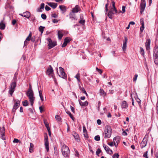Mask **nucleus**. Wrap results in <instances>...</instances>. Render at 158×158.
Segmentation results:
<instances>
[{
	"mask_svg": "<svg viewBox=\"0 0 158 158\" xmlns=\"http://www.w3.org/2000/svg\"><path fill=\"white\" fill-rule=\"evenodd\" d=\"M26 94L29 98L31 105L33 106L35 98L34 96L33 91L31 85H29V88L26 93Z\"/></svg>",
	"mask_w": 158,
	"mask_h": 158,
	"instance_id": "1",
	"label": "nucleus"
},
{
	"mask_svg": "<svg viewBox=\"0 0 158 158\" xmlns=\"http://www.w3.org/2000/svg\"><path fill=\"white\" fill-rule=\"evenodd\" d=\"M104 132L105 138H108L110 137L112 134V129L110 126L106 125L105 127Z\"/></svg>",
	"mask_w": 158,
	"mask_h": 158,
	"instance_id": "2",
	"label": "nucleus"
},
{
	"mask_svg": "<svg viewBox=\"0 0 158 158\" xmlns=\"http://www.w3.org/2000/svg\"><path fill=\"white\" fill-rule=\"evenodd\" d=\"M62 152L63 155L66 157L69 156L70 150L69 148L65 145H63L62 147Z\"/></svg>",
	"mask_w": 158,
	"mask_h": 158,
	"instance_id": "3",
	"label": "nucleus"
},
{
	"mask_svg": "<svg viewBox=\"0 0 158 158\" xmlns=\"http://www.w3.org/2000/svg\"><path fill=\"white\" fill-rule=\"evenodd\" d=\"M16 86V81L12 82L10 85L9 92L11 96H12L15 90V88Z\"/></svg>",
	"mask_w": 158,
	"mask_h": 158,
	"instance_id": "4",
	"label": "nucleus"
},
{
	"mask_svg": "<svg viewBox=\"0 0 158 158\" xmlns=\"http://www.w3.org/2000/svg\"><path fill=\"white\" fill-rule=\"evenodd\" d=\"M46 74L48 75L49 77L51 76V77L54 78L55 81V79L54 77V76L52 75L53 73V70L51 65H49L45 72Z\"/></svg>",
	"mask_w": 158,
	"mask_h": 158,
	"instance_id": "5",
	"label": "nucleus"
},
{
	"mask_svg": "<svg viewBox=\"0 0 158 158\" xmlns=\"http://www.w3.org/2000/svg\"><path fill=\"white\" fill-rule=\"evenodd\" d=\"M47 40L48 42V48L49 49H50L57 45V43L56 42H53L51 39L50 38H48Z\"/></svg>",
	"mask_w": 158,
	"mask_h": 158,
	"instance_id": "6",
	"label": "nucleus"
},
{
	"mask_svg": "<svg viewBox=\"0 0 158 158\" xmlns=\"http://www.w3.org/2000/svg\"><path fill=\"white\" fill-rule=\"evenodd\" d=\"M20 101L18 100H15V103L13 106L12 111L13 112L14 114L17 109L19 107L20 105Z\"/></svg>",
	"mask_w": 158,
	"mask_h": 158,
	"instance_id": "7",
	"label": "nucleus"
},
{
	"mask_svg": "<svg viewBox=\"0 0 158 158\" xmlns=\"http://www.w3.org/2000/svg\"><path fill=\"white\" fill-rule=\"evenodd\" d=\"M59 69L60 72V75H59V76L60 77L64 79H65L66 78L67 75L64 72V69L61 67H60Z\"/></svg>",
	"mask_w": 158,
	"mask_h": 158,
	"instance_id": "8",
	"label": "nucleus"
},
{
	"mask_svg": "<svg viewBox=\"0 0 158 158\" xmlns=\"http://www.w3.org/2000/svg\"><path fill=\"white\" fill-rule=\"evenodd\" d=\"M146 6V1L145 0H141L140 3V12L141 14L144 11Z\"/></svg>",
	"mask_w": 158,
	"mask_h": 158,
	"instance_id": "9",
	"label": "nucleus"
},
{
	"mask_svg": "<svg viewBox=\"0 0 158 158\" xmlns=\"http://www.w3.org/2000/svg\"><path fill=\"white\" fill-rule=\"evenodd\" d=\"M44 145L45 147V148L47 152H48L49 151V142L48 137L47 135L44 136Z\"/></svg>",
	"mask_w": 158,
	"mask_h": 158,
	"instance_id": "10",
	"label": "nucleus"
},
{
	"mask_svg": "<svg viewBox=\"0 0 158 158\" xmlns=\"http://www.w3.org/2000/svg\"><path fill=\"white\" fill-rule=\"evenodd\" d=\"M148 140L147 138L145 136L143 139L142 141L140 143V146L142 148L145 147L147 143Z\"/></svg>",
	"mask_w": 158,
	"mask_h": 158,
	"instance_id": "11",
	"label": "nucleus"
},
{
	"mask_svg": "<svg viewBox=\"0 0 158 158\" xmlns=\"http://www.w3.org/2000/svg\"><path fill=\"white\" fill-rule=\"evenodd\" d=\"M113 8H114L112 7L110 10L108 12L107 16L109 18L111 19H112L113 18V15H114L115 13V12L114 13V9Z\"/></svg>",
	"mask_w": 158,
	"mask_h": 158,
	"instance_id": "12",
	"label": "nucleus"
},
{
	"mask_svg": "<svg viewBox=\"0 0 158 158\" xmlns=\"http://www.w3.org/2000/svg\"><path fill=\"white\" fill-rule=\"evenodd\" d=\"M151 43V40L150 39H148L146 40V42L145 43V47L147 50H149L150 49V45Z\"/></svg>",
	"mask_w": 158,
	"mask_h": 158,
	"instance_id": "13",
	"label": "nucleus"
},
{
	"mask_svg": "<svg viewBox=\"0 0 158 158\" xmlns=\"http://www.w3.org/2000/svg\"><path fill=\"white\" fill-rule=\"evenodd\" d=\"M103 146L105 150L108 153L112 154L113 153L112 151L105 144H103Z\"/></svg>",
	"mask_w": 158,
	"mask_h": 158,
	"instance_id": "14",
	"label": "nucleus"
},
{
	"mask_svg": "<svg viewBox=\"0 0 158 158\" xmlns=\"http://www.w3.org/2000/svg\"><path fill=\"white\" fill-rule=\"evenodd\" d=\"M125 40L123 41V51H125L126 50L127 48V39L126 37H125Z\"/></svg>",
	"mask_w": 158,
	"mask_h": 158,
	"instance_id": "15",
	"label": "nucleus"
},
{
	"mask_svg": "<svg viewBox=\"0 0 158 158\" xmlns=\"http://www.w3.org/2000/svg\"><path fill=\"white\" fill-rule=\"evenodd\" d=\"M158 56V47L155 46L154 48L153 56Z\"/></svg>",
	"mask_w": 158,
	"mask_h": 158,
	"instance_id": "16",
	"label": "nucleus"
},
{
	"mask_svg": "<svg viewBox=\"0 0 158 158\" xmlns=\"http://www.w3.org/2000/svg\"><path fill=\"white\" fill-rule=\"evenodd\" d=\"M81 10V9L78 5H76L75 7L73 8L72 11L73 13H77Z\"/></svg>",
	"mask_w": 158,
	"mask_h": 158,
	"instance_id": "17",
	"label": "nucleus"
},
{
	"mask_svg": "<svg viewBox=\"0 0 158 158\" xmlns=\"http://www.w3.org/2000/svg\"><path fill=\"white\" fill-rule=\"evenodd\" d=\"M47 4L53 9H55L57 6V4L54 2H47Z\"/></svg>",
	"mask_w": 158,
	"mask_h": 158,
	"instance_id": "18",
	"label": "nucleus"
},
{
	"mask_svg": "<svg viewBox=\"0 0 158 158\" xmlns=\"http://www.w3.org/2000/svg\"><path fill=\"white\" fill-rule=\"evenodd\" d=\"M128 107V104L125 101H123L121 104V107L122 109H127Z\"/></svg>",
	"mask_w": 158,
	"mask_h": 158,
	"instance_id": "19",
	"label": "nucleus"
},
{
	"mask_svg": "<svg viewBox=\"0 0 158 158\" xmlns=\"http://www.w3.org/2000/svg\"><path fill=\"white\" fill-rule=\"evenodd\" d=\"M79 104L81 106H86L88 105V102L87 101H86L84 102H82L80 100H78Z\"/></svg>",
	"mask_w": 158,
	"mask_h": 158,
	"instance_id": "20",
	"label": "nucleus"
},
{
	"mask_svg": "<svg viewBox=\"0 0 158 158\" xmlns=\"http://www.w3.org/2000/svg\"><path fill=\"white\" fill-rule=\"evenodd\" d=\"M140 21L142 25L141 27H140V30L141 32H142L144 28V22L143 19H140Z\"/></svg>",
	"mask_w": 158,
	"mask_h": 158,
	"instance_id": "21",
	"label": "nucleus"
},
{
	"mask_svg": "<svg viewBox=\"0 0 158 158\" xmlns=\"http://www.w3.org/2000/svg\"><path fill=\"white\" fill-rule=\"evenodd\" d=\"M23 17H25L27 18H29L31 16L30 13L27 11L23 13Z\"/></svg>",
	"mask_w": 158,
	"mask_h": 158,
	"instance_id": "22",
	"label": "nucleus"
},
{
	"mask_svg": "<svg viewBox=\"0 0 158 158\" xmlns=\"http://www.w3.org/2000/svg\"><path fill=\"white\" fill-rule=\"evenodd\" d=\"M59 8L60 10L63 11V13H64L66 11V9L65 6L64 5H60L59 6Z\"/></svg>",
	"mask_w": 158,
	"mask_h": 158,
	"instance_id": "23",
	"label": "nucleus"
},
{
	"mask_svg": "<svg viewBox=\"0 0 158 158\" xmlns=\"http://www.w3.org/2000/svg\"><path fill=\"white\" fill-rule=\"evenodd\" d=\"M111 2L112 3V7L114 8V11L115 12V13H118L117 12V10L116 8L115 7V2L113 0H111Z\"/></svg>",
	"mask_w": 158,
	"mask_h": 158,
	"instance_id": "24",
	"label": "nucleus"
},
{
	"mask_svg": "<svg viewBox=\"0 0 158 158\" xmlns=\"http://www.w3.org/2000/svg\"><path fill=\"white\" fill-rule=\"evenodd\" d=\"M100 93L101 95L103 96V97L106 96V93L103 89H100Z\"/></svg>",
	"mask_w": 158,
	"mask_h": 158,
	"instance_id": "25",
	"label": "nucleus"
},
{
	"mask_svg": "<svg viewBox=\"0 0 158 158\" xmlns=\"http://www.w3.org/2000/svg\"><path fill=\"white\" fill-rule=\"evenodd\" d=\"M154 62L155 64L158 65V56H153Z\"/></svg>",
	"mask_w": 158,
	"mask_h": 158,
	"instance_id": "26",
	"label": "nucleus"
},
{
	"mask_svg": "<svg viewBox=\"0 0 158 158\" xmlns=\"http://www.w3.org/2000/svg\"><path fill=\"white\" fill-rule=\"evenodd\" d=\"M34 146V144L32 143H30V146L29 148V152L30 153H32L33 152V147Z\"/></svg>",
	"mask_w": 158,
	"mask_h": 158,
	"instance_id": "27",
	"label": "nucleus"
},
{
	"mask_svg": "<svg viewBox=\"0 0 158 158\" xmlns=\"http://www.w3.org/2000/svg\"><path fill=\"white\" fill-rule=\"evenodd\" d=\"M58 35L59 39L60 40L62 39L63 35L62 33H61L60 31H59L58 32Z\"/></svg>",
	"mask_w": 158,
	"mask_h": 158,
	"instance_id": "28",
	"label": "nucleus"
},
{
	"mask_svg": "<svg viewBox=\"0 0 158 158\" xmlns=\"http://www.w3.org/2000/svg\"><path fill=\"white\" fill-rule=\"evenodd\" d=\"M120 139V138L119 136H117L114 137L113 139L114 141H115V142L116 143H118L119 142Z\"/></svg>",
	"mask_w": 158,
	"mask_h": 158,
	"instance_id": "29",
	"label": "nucleus"
},
{
	"mask_svg": "<svg viewBox=\"0 0 158 158\" xmlns=\"http://www.w3.org/2000/svg\"><path fill=\"white\" fill-rule=\"evenodd\" d=\"M83 17H81V16H80V19L81 20L79 21V23L82 25H84L85 22V20L83 19Z\"/></svg>",
	"mask_w": 158,
	"mask_h": 158,
	"instance_id": "30",
	"label": "nucleus"
},
{
	"mask_svg": "<svg viewBox=\"0 0 158 158\" xmlns=\"http://www.w3.org/2000/svg\"><path fill=\"white\" fill-rule=\"evenodd\" d=\"M72 39L69 37H66L64 40L66 43L68 44L71 40Z\"/></svg>",
	"mask_w": 158,
	"mask_h": 158,
	"instance_id": "31",
	"label": "nucleus"
},
{
	"mask_svg": "<svg viewBox=\"0 0 158 158\" xmlns=\"http://www.w3.org/2000/svg\"><path fill=\"white\" fill-rule=\"evenodd\" d=\"M5 128L4 127H3L2 129V138L3 140L5 139V137L4 135V133H5Z\"/></svg>",
	"mask_w": 158,
	"mask_h": 158,
	"instance_id": "32",
	"label": "nucleus"
},
{
	"mask_svg": "<svg viewBox=\"0 0 158 158\" xmlns=\"http://www.w3.org/2000/svg\"><path fill=\"white\" fill-rule=\"evenodd\" d=\"M45 27H43L42 26H40L39 27V31L40 32L41 34H42L43 32L44 29L45 28Z\"/></svg>",
	"mask_w": 158,
	"mask_h": 158,
	"instance_id": "33",
	"label": "nucleus"
},
{
	"mask_svg": "<svg viewBox=\"0 0 158 158\" xmlns=\"http://www.w3.org/2000/svg\"><path fill=\"white\" fill-rule=\"evenodd\" d=\"M140 53L143 56V57L144 56V51L143 49L141 47H140Z\"/></svg>",
	"mask_w": 158,
	"mask_h": 158,
	"instance_id": "34",
	"label": "nucleus"
},
{
	"mask_svg": "<svg viewBox=\"0 0 158 158\" xmlns=\"http://www.w3.org/2000/svg\"><path fill=\"white\" fill-rule=\"evenodd\" d=\"M73 136L75 139H78L79 138V136L77 133L75 132L73 134Z\"/></svg>",
	"mask_w": 158,
	"mask_h": 158,
	"instance_id": "35",
	"label": "nucleus"
},
{
	"mask_svg": "<svg viewBox=\"0 0 158 158\" xmlns=\"http://www.w3.org/2000/svg\"><path fill=\"white\" fill-rule=\"evenodd\" d=\"M39 96H40V97L41 100L42 101H44V98H43V95H42V91H41V90H40V91H39Z\"/></svg>",
	"mask_w": 158,
	"mask_h": 158,
	"instance_id": "36",
	"label": "nucleus"
},
{
	"mask_svg": "<svg viewBox=\"0 0 158 158\" xmlns=\"http://www.w3.org/2000/svg\"><path fill=\"white\" fill-rule=\"evenodd\" d=\"M66 113L69 115V116L72 119V120H73V121H74L75 118L73 117V116L72 114H71L70 112L69 111H67V112H66Z\"/></svg>",
	"mask_w": 158,
	"mask_h": 158,
	"instance_id": "37",
	"label": "nucleus"
},
{
	"mask_svg": "<svg viewBox=\"0 0 158 158\" xmlns=\"http://www.w3.org/2000/svg\"><path fill=\"white\" fill-rule=\"evenodd\" d=\"M0 26L1 27L0 29H1L3 30L5 28V25L4 23H1L0 24Z\"/></svg>",
	"mask_w": 158,
	"mask_h": 158,
	"instance_id": "38",
	"label": "nucleus"
},
{
	"mask_svg": "<svg viewBox=\"0 0 158 158\" xmlns=\"http://www.w3.org/2000/svg\"><path fill=\"white\" fill-rule=\"evenodd\" d=\"M23 105L24 106H27L28 105V102L27 100H25L23 102Z\"/></svg>",
	"mask_w": 158,
	"mask_h": 158,
	"instance_id": "39",
	"label": "nucleus"
},
{
	"mask_svg": "<svg viewBox=\"0 0 158 158\" xmlns=\"http://www.w3.org/2000/svg\"><path fill=\"white\" fill-rule=\"evenodd\" d=\"M119 156L118 153H115L113 156L112 157L113 158H118Z\"/></svg>",
	"mask_w": 158,
	"mask_h": 158,
	"instance_id": "40",
	"label": "nucleus"
},
{
	"mask_svg": "<svg viewBox=\"0 0 158 158\" xmlns=\"http://www.w3.org/2000/svg\"><path fill=\"white\" fill-rule=\"evenodd\" d=\"M55 118L58 121H60L61 120V118L60 116L58 115H56L55 116Z\"/></svg>",
	"mask_w": 158,
	"mask_h": 158,
	"instance_id": "41",
	"label": "nucleus"
},
{
	"mask_svg": "<svg viewBox=\"0 0 158 158\" xmlns=\"http://www.w3.org/2000/svg\"><path fill=\"white\" fill-rule=\"evenodd\" d=\"M80 74L79 73H77V75H76L75 77L76 78L78 81H80Z\"/></svg>",
	"mask_w": 158,
	"mask_h": 158,
	"instance_id": "42",
	"label": "nucleus"
},
{
	"mask_svg": "<svg viewBox=\"0 0 158 158\" xmlns=\"http://www.w3.org/2000/svg\"><path fill=\"white\" fill-rule=\"evenodd\" d=\"M94 139L97 141H99L100 140V137L99 135H97L95 136L94 137Z\"/></svg>",
	"mask_w": 158,
	"mask_h": 158,
	"instance_id": "43",
	"label": "nucleus"
},
{
	"mask_svg": "<svg viewBox=\"0 0 158 158\" xmlns=\"http://www.w3.org/2000/svg\"><path fill=\"white\" fill-rule=\"evenodd\" d=\"M101 152V150L99 148H98L97 149V151L96 152V154L98 156H99V154Z\"/></svg>",
	"mask_w": 158,
	"mask_h": 158,
	"instance_id": "44",
	"label": "nucleus"
},
{
	"mask_svg": "<svg viewBox=\"0 0 158 158\" xmlns=\"http://www.w3.org/2000/svg\"><path fill=\"white\" fill-rule=\"evenodd\" d=\"M83 134L86 133H87V131L86 129L85 126V125L83 126Z\"/></svg>",
	"mask_w": 158,
	"mask_h": 158,
	"instance_id": "45",
	"label": "nucleus"
},
{
	"mask_svg": "<svg viewBox=\"0 0 158 158\" xmlns=\"http://www.w3.org/2000/svg\"><path fill=\"white\" fill-rule=\"evenodd\" d=\"M96 70L100 74H101L102 73V71L101 69H99L98 67H96Z\"/></svg>",
	"mask_w": 158,
	"mask_h": 158,
	"instance_id": "46",
	"label": "nucleus"
},
{
	"mask_svg": "<svg viewBox=\"0 0 158 158\" xmlns=\"http://www.w3.org/2000/svg\"><path fill=\"white\" fill-rule=\"evenodd\" d=\"M41 17V18L44 19H45L47 18V16L46 15L44 14H42Z\"/></svg>",
	"mask_w": 158,
	"mask_h": 158,
	"instance_id": "47",
	"label": "nucleus"
},
{
	"mask_svg": "<svg viewBox=\"0 0 158 158\" xmlns=\"http://www.w3.org/2000/svg\"><path fill=\"white\" fill-rule=\"evenodd\" d=\"M13 142L15 143H20V141L18 139L15 138L14 139L13 141Z\"/></svg>",
	"mask_w": 158,
	"mask_h": 158,
	"instance_id": "48",
	"label": "nucleus"
},
{
	"mask_svg": "<svg viewBox=\"0 0 158 158\" xmlns=\"http://www.w3.org/2000/svg\"><path fill=\"white\" fill-rule=\"evenodd\" d=\"M138 75L137 74H135L133 79V81H135L137 80V77H138Z\"/></svg>",
	"mask_w": 158,
	"mask_h": 158,
	"instance_id": "49",
	"label": "nucleus"
},
{
	"mask_svg": "<svg viewBox=\"0 0 158 158\" xmlns=\"http://www.w3.org/2000/svg\"><path fill=\"white\" fill-rule=\"evenodd\" d=\"M35 36H33L31 38V40L32 42H35Z\"/></svg>",
	"mask_w": 158,
	"mask_h": 158,
	"instance_id": "50",
	"label": "nucleus"
},
{
	"mask_svg": "<svg viewBox=\"0 0 158 158\" xmlns=\"http://www.w3.org/2000/svg\"><path fill=\"white\" fill-rule=\"evenodd\" d=\"M125 8H126V7L124 6H123L122 7V13H125Z\"/></svg>",
	"mask_w": 158,
	"mask_h": 158,
	"instance_id": "51",
	"label": "nucleus"
},
{
	"mask_svg": "<svg viewBox=\"0 0 158 158\" xmlns=\"http://www.w3.org/2000/svg\"><path fill=\"white\" fill-rule=\"evenodd\" d=\"M79 88L80 90L82 92L85 90L83 87H81L80 85H79Z\"/></svg>",
	"mask_w": 158,
	"mask_h": 158,
	"instance_id": "52",
	"label": "nucleus"
},
{
	"mask_svg": "<svg viewBox=\"0 0 158 158\" xmlns=\"http://www.w3.org/2000/svg\"><path fill=\"white\" fill-rule=\"evenodd\" d=\"M45 9L47 11H49L51 10V8L47 5H46L45 7Z\"/></svg>",
	"mask_w": 158,
	"mask_h": 158,
	"instance_id": "53",
	"label": "nucleus"
},
{
	"mask_svg": "<svg viewBox=\"0 0 158 158\" xmlns=\"http://www.w3.org/2000/svg\"><path fill=\"white\" fill-rule=\"evenodd\" d=\"M44 3H42L40 5V9H43L44 8Z\"/></svg>",
	"mask_w": 158,
	"mask_h": 158,
	"instance_id": "54",
	"label": "nucleus"
},
{
	"mask_svg": "<svg viewBox=\"0 0 158 158\" xmlns=\"http://www.w3.org/2000/svg\"><path fill=\"white\" fill-rule=\"evenodd\" d=\"M67 44L64 41L63 44L62 45V47L64 48L67 45Z\"/></svg>",
	"mask_w": 158,
	"mask_h": 158,
	"instance_id": "55",
	"label": "nucleus"
},
{
	"mask_svg": "<svg viewBox=\"0 0 158 158\" xmlns=\"http://www.w3.org/2000/svg\"><path fill=\"white\" fill-rule=\"evenodd\" d=\"M108 3H107L105 5V10L106 12L108 11Z\"/></svg>",
	"mask_w": 158,
	"mask_h": 158,
	"instance_id": "56",
	"label": "nucleus"
},
{
	"mask_svg": "<svg viewBox=\"0 0 158 158\" xmlns=\"http://www.w3.org/2000/svg\"><path fill=\"white\" fill-rule=\"evenodd\" d=\"M39 109L41 113H42L44 110L42 106H41L39 107Z\"/></svg>",
	"mask_w": 158,
	"mask_h": 158,
	"instance_id": "57",
	"label": "nucleus"
},
{
	"mask_svg": "<svg viewBox=\"0 0 158 158\" xmlns=\"http://www.w3.org/2000/svg\"><path fill=\"white\" fill-rule=\"evenodd\" d=\"M52 17L54 18H56L57 17V15L55 13L52 14Z\"/></svg>",
	"mask_w": 158,
	"mask_h": 158,
	"instance_id": "58",
	"label": "nucleus"
},
{
	"mask_svg": "<svg viewBox=\"0 0 158 158\" xmlns=\"http://www.w3.org/2000/svg\"><path fill=\"white\" fill-rule=\"evenodd\" d=\"M143 157H148V151H146L143 155Z\"/></svg>",
	"mask_w": 158,
	"mask_h": 158,
	"instance_id": "59",
	"label": "nucleus"
},
{
	"mask_svg": "<svg viewBox=\"0 0 158 158\" xmlns=\"http://www.w3.org/2000/svg\"><path fill=\"white\" fill-rule=\"evenodd\" d=\"M97 123L98 125H100L102 123L101 120L100 119H99L97 120Z\"/></svg>",
	"mask_w": 158,
	"mask_h": 158,
	"instance_id": "60",
	"label": "nucleus"
},
{
	"mask_svg": "<svg viewBox=\"0 0 158 158\" xmlns=\"http://www.w3.org/2000/svg\"><path fill=\"white\" fill-rule=\"evenodd\" d=\"M84 135L85 138H88L89 137L88 134L87 133H84Z\"/></svg>",
	"mask_w": 158,
	"mask_h": 158,
	"instance_id": "61",
	"label": "nucleus"
},
{
	"mask_svg": "<svg viewBox=\"0 0 158 158\" xmlns=\"http://www.w3.org/2000/svg\"><path fill=\"white\" fill-rule=\"evenodd\" d=\"M16 22L17 21L16 20L14 19L12 20V23L13 25H14L16 23Z\"/></svg>",
	"mask_w": 158,
	"mask_h": 158,
	"instance_id": "62",
	"label": "nucleus"
},
{
	"mask_svg": "<svg viewBox=\"0 0 158 158\" xmlns=\"http://www.w3.org/2000/svg\"><path fill=\"white\" fill-rule=\"evenodd\" d=\"M156 109L157 111V113L158 114V101L156 103Z\"/></svg>",
	"mask_w": 158,
	"mask_h": 158,
	"instance_id": "63",
	"label": "nucleus"
},
{
	"mask_svg": "<svg viewBox=\"0 0 158 158\" xmlns=\"http://www.w3.org/2000/svg\"><path fill=\"white\" fill-rule=\"evenodd\" d=\"M75 156H78L79 155V154L78 152V151L77 150L75 151Z\"/></svg>",
	"mask_w": 158,
	"mask_h": 158,
	"instance_id": "64",
	"label": "nucleus"
}]
</instances>
